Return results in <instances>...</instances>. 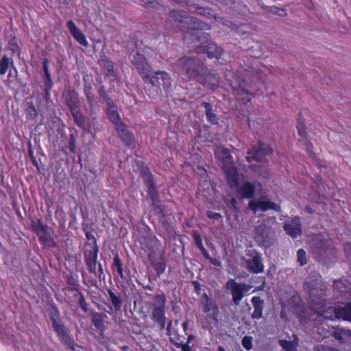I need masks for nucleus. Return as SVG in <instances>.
I'll list each match as a JSON object with an SVG mask.
<instances>
[{"mask_svg":"<svg viewBox=\"0 0 351 351\" xmlns=\"http://www.w3.org/2000/svg\"><path fill=\"white\" fill-rule=\"evenodd\" d=\"M176 66L189 81H195L204 87L215 90L219 86L220 77L196 57L184 56L176 62Z\"/></svg>","mask_w":351,"mask_h":351,"instance_id":"1","label":"nucleus"},{"mask_svg":"<svg viewBox=\"0 0 351 351\" xmlns=\"http://www.w3.org/2000/svg\"><path fill=\"white\" fill-rule=\"evenodd\" d=\"M261 73L253 69H245L237 72L233 75V80L230 84L233 95L237 99L246 104L251 101L253 95L248 88H251L253 84H264L261 77Z\"/></svg>","mask_w":351,"mask_h":351,"instance_id":"2","label":"nucleus"},{"mask_svg":"<svg viewBox=\"0 0 351 351\" xmlns=\"http://www.w3.org/2000/svg\"><path fill=\"white\" fill-rule=\"evenodd\" d=\"M183 40L190 50L195 51L196 53L204 52L210 59L219 60L223 51L221 47H218L210 40V34L202 30L186 33Z\"/></svg>","mask_w":351,"mask_h":351,"instance_id":"3","label":"nucleus"},{"mask_svg":"<svg viewBox=\"0 0 351 351\" xmlns=\"http://www.w3.org/2000/svg\"><path fill=\"white\" fill-rule=\"evenodd\" d=\"M82 230L88 240L84 244V250L83 251L84 263L87 270L90 274H94L99 280L104 278L105 275L103 266L98 262L99 247L97 245V240L92 232L89 231L90 228L88 224L83 223Z\"/></svg>","mask_w":351,"mask_h":351,"instance_id":"4","label":"nucleus"},{"mask_svg":"<svg viewBox=\"0 0 351 351\" xmlns=\"http://www.w3.org/2000/svg\"><path fill=\"white\" fill-rule=\"evenodd\" d=\"M167 26L175 27L186 33L195 32L196 30H208L210 25L199 19L188 16L185 12L171 10L167 19Z\"/></svg>","mask_w":351,"mask_h":351,"instance_id":"5","label":"nucleus"},{"mask_svg":"<svg viewBox=\"0 0 351 351\" xmlns=\"http://www.w3.org/2000/svg\"><path fill=\"white\" fill-rule=\"evenodd\" d=\"M46 311L51 326L59 340L69 349L75 350V341L66 327L58 306L52 302L47 305Z\"/></svg>","mask_w":351,"mask_h":351,"instance_id":"6","label":"nucleus"},{"mask_svg":"<svg viewBox=\"0 0 351 351\" xmlns=\"http://www.w3.org/2000/svg\"><path fill=\"white\" fill-rule=\"evenodd\" d=\"M304 290L308 293L309 306L323 300L326 295V286L322 276L317 271H311L306 278Z\"/></svg>","mask_w":351,"mask_h":351,"instance_id":"7","label":"nucleus"},{"mask_svg":"<svg viewBox=\"0 0 351 351\" xmlns=\"http://www.w3.org/2000/svg\"><path fill=\"white\" fill-rule=\"evenodd\" d=\"M221 169L230 189L238 185L239 172L234 165L233 158L228 148H223L218 156Z\"/></svg>","mask_w":351,"mask_h":351,"instance_id":"8","label":"nucleus"},{"mask_svg":"<svg viewBox=\"0 0 351 351\" xmlns=\"http://www.w3.org/2000/svg\"><path fill=\"white\" fill-rule=\"evenodd\" d=\"M143 81L145 84H150L157 90H160L162 88L167 94L169 93L171 90L172 79L170 75L165 71H151L147 76L143 77Z\"/></svg>","mask_w":351,"mask_h":351,"instance_id":"9","label":"nucleus"},{"mask_svg":"<svg viewBox=\"0 0 351 351\" xmlns=\"http://www.w3.org/2000/svg\"><path fill=\"white\" fill-rule=\"evenodd\" d=\"M275 239V230L265 223H261L255 227L254 239L260 247H270L274 244Z\"/></svg>","mask_w":351,"mask_h":351,"instance_id":"10","label":"nucleus"},{"mask_svg":"<svg viewBox=\"0 0 351 351\" xmlns=\"http://www.w3.org/2000/svg\"><path fill=\"white\" fill-rule=\"evenodd\" d=\"M313 252L319 258L322 259L335 254L336 249L332 239L328 236L319 234L314 238Z\"/></svg>","mask_w":351,"mask_h":351,"instance_id":"11","label":"nucleus"},{"mask_svg":"<svg viewBox=\"0 0 351 351\" xmlns=\"http://www.w3.org/2000/svg\"><path fill=\"white\" fill-rule=\"evenodd\" d=\"M154 210L156 212L158 220L169 239H176V231L173 226V215L171 210L162 204L157 206Z\"/></svg>","mask_w":351,"mask_h":351,"instance_id":"12","label":"nucleus"},{"mask_svg":"<svg viewBox=\"0 0 351 351\" xmlns=\"http://www.w3.org/2000/svg\"><path fill=\"white\" fill-rule=\"evenodd\" d=\"M154 302L152 319L159 325L160 330H164L166 326L165 306L167 300L165 295L164 293L155 295Z\"/></svg>","mask_w":351,"mask_h":351,"instance_id":"13","label":"nucleus"},{"mask_svg":"<svg viewBox=\"0 0 351 351\" xmlns=\"http://www.w3.org/2000/svg\"><path fill=\"white\" fill-rule=\"evenodd\" d=\"M311 309L317 315L326 319L334 321L339 319L337 315V307L326 306V298L310 306Z\"/></svg>","mask_w":351,"mask_h":351,"instance_id":"14","label":"nucleus"},{"mask_svg":"<svg viewBox=\"0 0 351 351\" xmlns=\"http://www.w3.org/2000/svg\"><path fill=\"white\" fill-rule=\"evenodd\" d=\"M218 311V307L215 303L206 295V302L203 305V312L208 314L202 319L204 328H206L217 322Z\"/></svg>","mask_w":351,"mask_h":351,"instance_id":"15","label":"nucleus"},{"mask_svg":"<svg viewBox=\"0 0 351 351\" xmlns=\"http://www.w3.org/2000/svg\"><path fill=\"white\" fill-rule=\"evenodd\" d=\"M132 62L142 80H143V77L147 76L152 71V66L148 63L145 56L138 52L136 53L133 56Z\"/></svg>","mask_w":351,"mask_h":351,"instance_id":"16","label":"nucleus"},{"mask_svg":"<svg viewBox=\"0 0 351 351\" xmlns=\"http://www.w3.org/2000/svg\"><path fill=\"white\" fill-rule=\"evenodd\" d=\"M286 233L293 239L302 234V223L299 216L287 220L283 225Z\"/></svg>","mask_w":351,"mask_h":351,"instance_id":"17","label":"nucleus"},{"mask_svg":"<svg viewBox=\"0 0 351 351\" xmlns=\"http://www.w3.org/2000/svg\"><path fill=\"white\" fill-rule=\"evenodd\" d=\"M43 69L44 73L43 77V90L44 97L46 100L51 97V90L53 86V82L51 78V72L49 70V61L47 58H45L43 61Z\"/></svg>","mask_w":351,"mask_h":351,"instance_id":"18","label":"nucleus"},{"mask_svg":"<svg viewBox=\"0 0 351 351\" xmlns=\"http://www.w3.org/2000/svg\"><path fill=\"white\" fill-rule=\"evenodd\" d=\"M248 208L252 210L254 213H256L258 210H261L263 212H265L268 210H274L276 212L281 211L280 206L278 205L277 204L270 200H251L248 203Z\"/></svg>","mask_w":351,"mask_h":351,"instance_id":"19","label":"nucleus"},{"mask_svg":"<svg viewBox=\"0 0 351 351\" xmlns=\"http://www.w3.org/2000/svg\"><path fill=\"white\" fill-rule=\"evenodd\" d=\"M115 129L119 134V137L126 147L130 149L136 147L134 135L128 130V126L125 123L121 124V125L117 126Z\"/></svg>","mask_w":351,"mask_h":351,"instance_id":"20","label":"nucleus"},{"mask_svg":"<svg viewBox=\"0 0 351 351\" xmlns=\"http://www.w3.org/2000/svg\"><path fill=\"white\" fill-rule=\"evenodd\" d=\"M241 287L244 285H240L232 278H230L226 284V289L231 291L232 302L236 305H238L244 297Z\"/></svg>","mask_w":351,"mask_h":351,"instance_id":"21","label":"nucleus"},{"mask_svg":"<svg viewBox=\"0 0 351 351\" xmlns=\"http://www.w3.org/2000/svg\"><path fill=\"white\" fill-rule=\"evenodd\" d=\"M246 269L252 274H260L263 272L265 266L262 261L261 255L255 252L254 254L248 258L246 262Z\"/></svg>","mask_w":351,"mask_h":351,"instance_id":"22","label":"nucleus"},{"mask_svg":"<svg viewBox=\"0 0 351 351\" xmlns=\"http://www.w3.org/2000/svg\"><path fill=\"white\" fill-rule=\"evenodd\" d=\"M232 189H235L236 194L239 195L241 199H251L256 193L255 184L250 182H245L241 185L239 182L238 185Z\"/></svg>","mask_w":351,"mask_h":351,"instance_id":"23","label":"nucleus"},{"mask_svg":"<svg viewBox=\"0 0 351 351\" xmlns=\"http://www.w3.org/2000/svg\"><path fill=\"white\" fill-rule=\"evenodd\" d=\"M66 27L73 38L79 44L84 47H87L88 45V42L86 40V36L81 32L72 20H69L66 23Z\"/></svg>","mask_w":351,"mask_h":351,"instance_id":"24","label":"nucleus"},{"mask_svg":"<svg viewBox=\"0 0 351 351\" xmlns=\"http://www.w3.org/2000/svg\"><path fill=\"white\" fill-rule=\"evenodd\" d=\"M75 125L84 131L89 132L90 130V122L89 119L84 115L80 109L71 112Z\"/></svg>","mask_w":351,"mask_h":351,"instance_id":"25","label":"nucleus"},{"mask_svg":"<svg viewBox=\"0 0 351 351\" xmlns=\"http://www.w3.org/2000/svg\"><path fill=\"white\" fill-rule=\"evenodd\" d=\"M195 13L206 16L207 18L211 19L214 18L215 21L221 23L224 25L229 27L232 29H236V25L233 24L231 21L225 19L223 17L214 16L210 14V10L208 8L197 6L195 8Z\"/></svg>","mask_w":351,"mask_h":351,"instance_id":"26","label":"nucleus"},{"mask_svg":"<svg viewBox=\"0 0 351 351\" xmlns=\"http://www.w3.org/2000/svg\"><path fill=\"white\" fill-rule=\"evenodd\" d=\"M65 101L71 112L80 109V101L79 95L74 89L66 91L65 95Z\"/></svg>","mask_w":351,"mask_h":351,"instance_id":"27","label":"nucleus"},{"mask_svg":"<svg viewBox=\"0 0 351 351\" xmlns=\"http://www.w3.org/2000/svg\"><path fill=\"white\" fill-rule=\"evenodd\" d=\"M107 291L109 300L112 306V307H110L111 312H109V313L111 315L113 311H114L116 313L121 312L123 305V299L121 295L115 290L111 289H108Z\"/></svg>","mask_w":351,"mask_h":351,"instance_id":"28","label":"nucleus"},{"mask_svg":"<svg viewBox=\"0 0 351 351\" xmlns=\"http://www.w3.org/2000/svg\"><path fill=\"white\" fill-rule=\"evenodd\" d=\"M251 302L254 308L251 317L253 319L258 320L263 317V310L265 308V301L259 296H254L251 299Z\"/></svg>","mask_w":351,"mask_h":351,"instance_id":"29","label":"nucleus"},{"mask_svg":"<svg viewBox=\"0 0 351 351\" xmlns=\"http://www.w3.org/2000/svg\"><path fill=\"white\" fill-rule=\"evenodd\" d=\"M140 172L147 190L156 189V182L149 169L147 166L143 165L140 168Z\"/></svg>","mask_w":351,"mask_h":351,"instance_id":"30","label":"nucleus"},{"mask_svg":"<svg viewBox=\"0 0 351 351\" xmlns=\"http://www.w3.org/2000/svg\"><path fill=\"white\" fill-rule=\"evenodd\" d=\"M40 243L45 247H57L56 243L54 241L51 236V228L45 230L43 232H37Z\"/></svg>","mask_w":351,"mask_h":351,"instance_id":"31","label":"nucleus"},{"mask_svg":"<svg viewBox=\"0 0 351 351\" xmlns=\"http://www.w3.org/2000/svg\"><path fill=\"white\" fill-rule=\"evenodd\" d=\"M99 64L104 70V75L106 76H115L114 63L106 55L101 56V58L99 60Z\"/></svg>","mask_w":351,"mask_h":351,"instance_id":"32","label":"nucleus"},{"mask_svg":"<svg viewBox=\"0 0 351 351\" xmlns=\"http://www.w3.org/2000/svg\"><path fill=\"white\" fill-rule=\"evenodd\" d=\"M106 114L109 120L114 125L115 128L124 123L121 121L117 106L114 102L112 105L107 106Z\"/></svg>","mask_w":351,"mask_h":351,"instance_id":"33","label":"nucleus"},{"mask_svg":"<svg viewBox=\"0 0 351 351\" xmlns=\"http://www.w3.org/2000/svg\"><path fill=\"white\" fill-rule=\"evenodd\" d=\"M200 106L205 108V114L207 121L212 125H217L219 119L215 113L212 104L209 102L203 101L201 103Z\"/></svg>","mask_w":351,"mask_h":351,"instance_id":"34","label":"nucleus"},{"mask_svg":"<svg viewBox=\"0 0 351 351\" xmlns=\"http://www.w3.org/2000/svg\"><path fill=\"white\" fill-rule=\"evenodd\" d=\"M66 283L68 286L66 287V290L74 292V293L82 291L77 275L70 274L66 278Z\"/></svg>","mask_w":351,"mask_h":351,"instance_id":"35","label":"nucleus"},{"mask_svg":"<svg viewBox=\"0 0 351 351\" xmlns=\"http://www.w3.org/2000/svg\"><path fill=\"white\" fill-rule=\"evenodd\" d=\"M332 335L335 339L343 343L348 340L351 336V330L340 327L333 328Z\"/></svg>","mask_w":351,"mask_h":351,"instance_id":"36","label":"nucleus"},{"mask_svg":"<svg viewBox=\"0 0 351 351\" xmlns=\"http://www.w3.org/2000/svg\"><path fill=\"white\" fill-rule=\"evenodd\" d=\"M265 156V154H263V153L257 146V147H254L252 149L247 152V156L245 158L248 162H252L254 160L261 162L263 160Z\"/></svg>","mask_w":351,"mask_h":351,"instance_id":"37","label":"nucleus"},{"mask_svg":"<svg viewBox=\"0 0 351 351\" xmlns=\"http://www.w3.org/2000/svg\"><path fill=\"white\" fill-rule=\"evenodd\" d=\"M338 319L351 322V302L346 303L343 306L337 307Z\"/></svg>","mask_w":351,"mask_h":351,"instance_id":"38","label":"nucleus"},{"mask_svg":"<svg viewBox=\"0 0 351 351\" xmlns=\"http://www.w3.org/2000/svg\"><path fill=\"white\" fill-rule=\"evenodd\" d=\"M111 268L112 271L117 272L121 279H125L123 263L117 252L114 255Z\"/></svg>","mask_w":351,"mask_h":351,"instance_id":"39","label":"nucleus"},{"mask_svg":"<svg viewBox=\"0 0 351 351\" xmlns=\"http://www.w3.org/2000/svg\"><path fill=\"white\" fill-rule=\"evenodd\" d=\"M91 320L94 326L98 330L101 331H104V315L95 311H90Z\"/></svg>","mask_w":351,"mask_h":351,"instance_id":"40","label":"nucleus"},{"mask_svg":"<svg viewBox=\"0 0 351 351\" xmlns=\"http://www.w3.org/2000/svg\"><path fill=\"white\" fill-rule=\"evenodd\" d=\"M10 66L14 67V60L12 58H9L7 55H4L0 59V75H5Z\"/></svg>","mask_w":351,"mask_h":351,"instance_id":"41","label":"nucleus"},{"mask_svg":"<svg viewBox=\"0 0 351 351\" xmlns=\"http://www.w3.org/2000/svg\"><path fill=\"white\" fill-rule=\"evenodd\" d=\"M8 49L12 53L20 56L21 53V49L19 46L18 39L16 36L11 38L8 41Z\"/></svg>","mask_w":351,"mask_h":351,"instance_id":"42","label":"nucleus"},{"mask_svg":"<svg viewBox=\"0 0 351 351\" xmlns=\"http://www.w3.org/2000/svg\"><path fill=\"white\" fill-rule=\"evenodd\" d=\"M73 298H75L77 301V303L81 308V309L84 313H88V304L86 302L85 297L82 293V291H80V293H73Z\"/></svg>","mask_w":351,"mask_h":351,"instance_id":"43","label":"nucleus"},{"mask_svg":"<svg viewBox=\"0 0 351 351\" xmlns=\"http://www.w3.org/2000/svg\"><path fill=\"white\" fill-rule=\"evenodd\" d=\"M297 129L298 134L301 137H306L307 136V132L306 128L304 123V119L302 117L301 112L299 113L298 117V124H297Z\"/></svg>","mask_w":351,"mask_h":351,"instance_id":"44","label":"nucleus"},{"mask_svg":"<svg viewBox=\"0 0 351 351\" xmlns=\"http://www.w3.org/2000/svg\"><path fill=\"white\" fill-rule=\"evenodd\" d=\"M304 139H300L298 141V144L300 146H303L305 147V150L309 154L311 158H314L315 156V154L313 152V146L311 141L307 139V136L303 137Z\"/></svg>","mask_w":351,"mask_h":351,"instance_id":"45","label":"nucleus"},{"mask_svg":"<svg viewBox=\"0 0 351 351\" xmlns=\"http://www.w3.org/2000/svg\"><path fill=\"white\" fill-rule=\"evenodd\" d=\"M147 193L150 199L152 200V206L153 208H156L157 206L161 205L160 204L159 193L157 188L147 190Z\"/></svg>","mask_w":351,"mask_h":351,"instance_id":"46","label":"nucleus"},{"mask_svg":"<svg viewBox=\"0 0 351 351\" xmlns=\"http://www.w3.org/2000/svg\"><path fill=\"white\" fill-rule=\"evenodd\" d=\"M194 339V336L193 335H190L186 343L183 342H173V345L177 348H181L182 351H192V348L189 346V343Z\"/></svg>","mask_w":351,"mask_h":351,"instance_id":"47","label":"nucleus"},{"mask_svg":"<svg viewBox=\"0 0 351 351\" xmlns=\"http://www.w3.org/2000/svg\"><path fill=\"white\" fill-rule=\"evenodd\" d=\"M32 228L37 235V232H43L45 230L49 229V226L47 224L43 223L41 219H38L32 222Z\"/></svg>","mask_w":351,"mask_h":351,"instance_id":"48","label":"nucleus"},{"mask_svg":"<svg viewBox=\"0 0 351 351\" xmlns=\"http://www.w3.org/2000/svg\"><path fill=\"white\" fill-rule=\"evenodd\" d=\"M154 269L158 276H160L167 268V263L162 258L159 261L153 263Z\"/></svg>","mask_w":351,"mask_h":351,"instance_id":"49","label":"nucleus"},{"mask_svg":"<svg viewBox=\"0 0 351 351\" xmlns=\"http://www.w3.org/2000/svg\"><path fill=\"white\" fill-rule=\"evenodd\" d=\"M249 169L258 174L259 176H263L264 178H266L268 175V172L266 171L265 167L262 165H250L249 166Z\"/></svg>","mask_w":351,"mask_h":351,"instance_id":"50","label":"nucleus"},{"mask_svg":"<svg viewBox=\"0 0 351 351\" xmlns=\"http://www.w3.org/2000/svg\"><path fill=\"white\" fill-rule=\"evenodd\" d=\"M279 344L285 351H297L296 345L291 341L281 339Z\"/></svg>","mask_w":351,"mask_h":351,"instance_id":"51","label":"nucleus"},{"mask_svg":"<svg viewBox=\"0 0 351 351\" xmlns=\"http://www.w3.org/2000/svg\"><path fill=\"white\" fill-rule=\"evenodd\" d=\"M98 94L105 101L106 106L112 105V104L114 102L113 100L110 98V97L106 91L104 86H101L99 87V88L98 89Z\"/></svg>","mask_w":351,"mask_h":351,"instance_id":"52","label":"nucleus"},{"mask_svg":"<svg viewBox=\"0 0 351 351\" xmlns=\"http://www.w3.org/2000/svg\"><path fill=\"white\" fill-rule=\"evenodd\" d=\"M192 238L195 243L196 247L200 250L204 247L200 233L197 230H193L191 233Z\"/></svg>","mask_w":351,"mask_h":351,"instance_id":"53","label":"nucleus"},{"mask_svg":"<svg viewBox=\"0 0 351 351\" xmlns=\"http://www.w3.org/2000/svg\"><path fill=\"white\" fill-rule=\"evenodd\" d=\"M252 341H253L252 337L248 336V335L244 336L243 338L242 339V341H241L242 346L246 350L250 351L252 349V348H253Z\"/></svg>","mask_w":351,"mask_h":351,"instance_id":"54","label":"nucleus"},{"mask_svg":"<svg viewBox=\"0 0 351 351\" xmlns=\"http://www.w3.org/2000/svg\"><path fill=\"white\" fill-rule=\"evenodd\" d=\"M297 257L300 266H304L307 263L306 254L304 250H298L297 252Z\"/></svg>","mask_w":351,"mask_h":351,"instance_id":"55","label":"nucleus"},{"mask_svg":"<svg viewBox=\"0 0 351 351\" xmlns=\"http://www.w3.org/2000/svg\"><path fill=\"white\" fill-rule=\"evenodd\" d=\"M265 10L268 12L278 14L279 16H284L286 14V10L285 9L279 8L276 6H266Z\"/></svg>","mask_w":351,"mask_h":351,"instance_id":"56","label":"nucleus"},{"mask_svg":"<svg viewBox=\"0 0 351 351\" xmlns=\"http://www.w3.org/2000/svg\"><path fill=\"white\" fill-rule=\"evenodd\" d=\"M258 147L263 153V154H265V156L271 154L273 152V149L269 145L265 144L261 141L258 142Z\"/></svg>","mask_w":351,"mask_h":351,"instance_id":"57","label":"nucleus"},{"mask_svg":"<svg viewBox=\"0 0 351 351\" xmlns=\"http://www.w3.org/2000/svg\"><path fill=\"white\" fill-rule=\"evenodd\" d=\"M27 117L29 119H34L38 116V112L35 107L31 104L29 105L26 110H25Z\"/></svg>","mask_w":351,"mask_h":351,"instance_id":"58","label":"nucleus"},{"mask_svg":"<svg viewBox=\"0 0 351 351\" xmlns=\"http://www.w3.org/2000/svg\"><path fill=\"white\" fill-rule=\"evenodd\" d=\"M145 7L146 8H157L159 6V3L155 0H141Z\"/></svg>","mask_w":351,"mask_h":351,"instance_id":"59","label":"nucleus"},{"mask_svg":"<svg viewBox=\"0 0 351 351\" xmlns=\"http://www.w3.org/2000/svg\"><path fill=\"white\" fill-rule=\"evenodd\" d=\"M314 351H337L334 348L325 346V345H317L314 347Z\"/></svg>","mask_w":351,"mask_h":351,"instance_id":"60","label":"nucleus"},{"mask_svg":"<svg viewBox=\"0 0 351 351\" xmlns=\"http://www.w3.org/2000/svg\"><path fill=\"white\" fill-rule=\"evenodd\" d=\"M84 93L86 94L88 102L91 104L93 101V96L91 94V87L86 86L84 88Z\"/></svg>","mask_w":351,"mask_h":351,"instance_id":"61","label":"nucleus"},{"mask_svg":"<svg viewBox=\"0 0 351 351\" xmlns=\"http://www.w3.org/2000/svg\"><path fill=\"white\" fill-rule=\"evenodd\" d=\"M206 216L209 219H215V220H218V219H219L221 217V215L220 213H216V212H213L212 210H208L206 212Z\"/></svg>","mask_w":351,"mask_h":351,"instance_id":"62","label":"nucleus"},{"mask_svg":"<svg viewBox=\"0 0 351 351\" xmlns=\"http://www.w3.org/2000/svg\"><path fill=\"white\" fill-rule=\"evenodd\" d=\"M28 154H29V156L30 157L32 164L34 165V166H35L39 170V165L38 164L36 157L34 155V152L31 148L29 149Z\"/></svg>","mask_w":351,"mask_h":351,"instance_id":"63","label":"nucleus"},{"mask_svg":"<svg viewBox=\"0 0 351 351\" xmlns=\"http://www.w3.org/2000/svg\"><path fill=\"white\" fill-rule=\"evenodd\" d=\"M343 250L347 256L351 254V243H346L343 245Z\"/></svg>","mask_w":351,"mask_h":351,"instance_id":"64","label":"nucleus"}]
</instances>
